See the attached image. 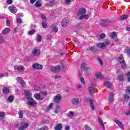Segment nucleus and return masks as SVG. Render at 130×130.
<instances>
[{
  "label": "nucleus",
  "mask_w": 130,
  "mask_h": 130,
  "mask_svg": "<svg viewBox=\"0 0 130 130\" xmlns=\"http://www.w3.org/2000/svg\"><path fill=\"white\" fill-rule=\"evenodd\" d=\"M16 128H18L19 130L26 129L29 126V123L27 122H22L19 124H16L15 125Z\"/></svg>",
  "instance_id": "obj_1"
},
{
  "label": "nucleus",
  "mask_w": 130,
  "mask_h": 130,
  "mask_svg": "<svg viewBox=\"0 0 130 130\" xmlns=\"http://www.w3.org/2000/svg\"><path fill=\"white\" fill-rule=\"evenodd\" d=\"M118 61L121 64V67L123 70L126 69V63H125V61H124V59H123V55L122 54H120L118 57Z\"/></svg>",
  "instance_id": "obj_2"
},
{
  "label": "nucleus",
  "mask_w": 130,
  "mask_h": 130,
  "mask_svg": "<svg viewBox=\"0 0 130 130\" xmlns=\"http://www.w3.org/2000/svg\"><path fill=\"white\" fill-rule=\"evenodd\" d=\"M109 36L112 38V39H114L115 42H118V40L117 39V35H116V32L115 31H112L109 33Z\"/></svg>",
  "instance_id": "obj_3"
},
{
  "label": "nucleus",
  "mask_w": 130,
  "mask_h": 130,
  "mask_svg": "<svg viewBox=\"0 0 130 130\" xmlns=\"http://www.w3.org/2000/svg\"><path fill=\"white\" fill-rule=\"evenodd\" d=\"M110 43L109 41H106L102 43H100L97 44V46L98 47H100V48H102L103 49H104L107 45H109V44Z\"/></svg>",
  "instance_id": "obj_4"
},
{
  "label": "nucleus",
  "mask_w": 130,
  "mask_h": 130,
  "mask_svg": "<svg viewBox=\"0 0 130 130\" xmlns=\"http://www.w3.org/2000/svg\"><path fill=\"white\" fill-rule=\"evenodd\" d=\"M111 22L109 20H102L100 25L103 26V27H106V26H108V24H110Z\"/></svg>",
  "instance_id": "obj_5"
},
{
  "label": "nucleus",
  "mask_w": 130,
  "mask_h": 130,
  "mask_svg": "<svg viewBox=\"0 0 130 130\" xmlns=\"http://www.w3.org/2000/svg\"><path fill=\"white\" fill-rule=\"evenodd\" d=\"M27 104L28 106H35L37 104L36 102H35L32 98L27 100Z\"/></svg>",
  "instance_id": "obj_6"
},
{
  "label": "nucleus",
  "mask_w": 130,
  "mask_h": 130,
  "mask_svg": "<svg viewBox=\"0 0 130 130\" xmlns=\"http://www.w3.org/2000/svg\"><path fill=\"white\" fill-rule=\"evenodd\" d=\"M32 54L34 56H39L40 55V50L37 48H35L32 51Z\"/></svg>",
  "instance_id": "obj_7"
},
{
  "label": "nucleus",
  "mask_w": 130,
  "mask_h": 130,
  "mask_svg": "<svg viewBox=\"0 0 130 130\" xmlns=\"http://www.w3.org/2000/svg\"><path fill=\"white\" fill-rule=\"evenodd\" d=\"M71 103L73 105H79L80 104V100L77 98H73L71 100Z\"/></svg>",
  "instance_id": "obj_8"
},
{
  "label": "nucleus",
  "mask_w": 130,
  "mask_h": 130,
  "mask_svg": "<svg viewBox=\"0 0 130 130\" xmlns=\"http://www.w3.org/2000/svg\"><path fill=\"white\" fill-rule=\"evenodd\" d=\"M86 12H87V9H86V8H81L78 12V16L84 15L86 14Z\"/></svg>",
  "instance_id": "obj_9"
},
{
  "label": "nucleus",
  "mask_w": 130,
  "mask_h": 130,
  "mask_svg": "<svg viewBox=\"0 0 130 130\" xmlns=\"http://www.w3.org/2000/svg\"><path fill=\"white\" fill-rule=\"evenodd\" d=\"M32 69H35L36 70H40L42 69H43V66H42V65L39 63H35L32 66Z\"/></svg>",
  "instance_id": "obj_10"
},
{
  "label": "nucleus",
  "mask_w": 130,
  "mask_h": 130,
  "mask_svg": "<svg viewBox=\"0 0 130 130\" xmlns=\"http://www.w3.org/2000/svg\"><path fill=\"white\" fill-rule=\"evenodd\" d=\"M61 25L62 27H63L64 28L68 27L69 25V21L68 19H66V18L63 19L62 20Z\"/></svg>",
  "instance_id": "obj_11"
},
{
  "label": "nucleus",
  "mask_w": 130,
  "mask_h": 130,
  "mask_svg": "<svg viewBox=\"0 0 130 130\" xmlns=\"http://www.w3.org/2000/svg\"><path fill=\"white\" fill-rule=\"evenodd\" d=\"M15 71H18V72H24L25 71V67L23 66H15L14 67Z\"/></svg>",
  "instance_id": "obj_12"
},
{
  "label": "nucleus",
  "mask_w": 130,
  "mask_h": 130,
  "mask_svg": "<svg viewBox=\"0 0 130 130\" xmlns=\"http://www.w3.org/2000/svg\"><path fill=\"white\" fill-rule=\"evenodd\" d=\"M60 100H61V95L57 93L54 99V102L55 103H59Z\"/></svg>",
  "instance_id": "obj_13"
},
{
  "label": "nucleus",
  "mask_w": 130,
  "mask_h": 130,
  "mask_svg": "<svg viewBox=\"0 0 130 130\" xmlns=\"http://www.w3.org/2000/svg\"><path fill=\"white\" fill-rule=\"evenodd\" d=\"M10 12H11V13H12L13 14H16V13H17V8H16V7H15L14 6H10L9 8H8Z\"/></svg>",
  "instance_id": "obj_14"
},
{
  "label": "nucleus",
  "mask_w": 130,
  "mask_h": 130,
  "mask_svg": "<svg viewBox=\"0 0 130 130\" xmlns=\"http://www.w3.org/2000/svg\"><path fill=\"white\" fill-rule=\"evenodd\" d=\"M60 70V67L59 66H55L54 67L51 68V71L53 73H58V71Z\"/></svg>",
  "instance_id": "obj_15"
},
{
  "label": "nucleus",
  "mask_w": 130,
  "mask_h": 130,
  "mask_svg": "<svg viewBox=\"0 0 130 130\" xmlns=\"http://www.w3.org/2000/svg\"><path fill=\"white\" fill-rule=\"evenodd\" d=\"M94 85H91L88 87L89 94H90L91 95H93V94H94Z\"/></svg>",
  "instance_id": "obj_16"
},
{
  "label": "nucleus",
  "mask_w": 130,
  "mask_h": 130,
  "mask_svg": "<svg viewBox=\"0 0 130 130\" xmlns=\"http://www.w3.org/2000/svg\"><path fill=\"white\" fill-rule=\"evenodd\" d=\"M55 130H61L62 129V124L58 123L54 127Z\"/></svg>",
  "instance_id": "obj_17"
},
{
  "label": "nucleus",
  "mask_w": 130,
  "mask_h": 130,
  "mask_svg": "<svg viewBox=\"0 0 130 130\" xmlns=\"http://www.w3.org/2000/svg\"><path fill=\"white\" fill-rule=\"evenodd\" d=\"M95 77L98 79H100L101 80H103V79H104V77L103 76L102 74H101V73L100 72H97L95 74Z\"/></svg>",
  "instance_id": "obj_18"
},
{
  "label": "nucleus",
  "mask_w": 130,
  "mask_h": 130,
  "mask_svg": "<svg viewBox=\"0 0 130 130\" xmlns=\"http://www.w3.org/2000/svg\"><path fill=\"white\" fill-rule=\"evenodd\" d=\"M16 80L17 82L20 83L21 86H24L25 82H24V80H23V78H22L21 77H17Z\"/></svg>",
  "instance_id": "obj_19"
},
{
  "label": "nucleus",
  "mask_w": 130,
  "mask_h": 130,
  "mask_svg": "<svg viewBox=\"0 0 130 130\" xmlns=\"http://www.w3.org/2000/svg\"><path fill=\"white\" fill-rule=\"evenodd\" d=\"M83 19H85V20H88V19H89V15L87 14L81 15L79 17V20H83Z\"/></svg>",
  "instance_id": "obj_20"
},
{
  "label": "nucleus",
  "mask_w": 130,
  "mask_h": 130,
  "mask_svg": "<svg viewBox=\"0 0 130 130\" xmlns=\"http://www.w3.org/2000/svg\"><path fill=\"white\" fill-rule=\"evenodd\" d=\"M113 98H114V95L113 94V93L110 92V95L109 96L108 99L109 102H111L112 101H113Z\"/></svg>",
  "instance_id": "obj_21"
},
{
  "label": "nucleus",
  "mask_w": 130,
  "mask_h": 130,
  "mask_svg": "<svg viewBox=\"0 0 130 130\" xmlns=\"http://www.w3.org/2000/svg\"><path fill=\"white\" fill-rule=\"evenodd\" d=\"M11 31V29L9 28H6L2 31V34L6 35Z\"/></svg>",
  "instance_id": "obj_22"
},
{
  "label": "nucleus",
  "mask_w": 130,
  "mask_h": 130,
  "mask_svg": "<svg viewBox=\"0 0 130 130\" xmlns=\"http://www.w3.org/2000/svg\"><path fill=\"white\" fill-rule=\"evenodd\" d=\"M25 95H26V100L32 98V94L30 92H29L28 91H26L25 92Z\"/></svg>",
  "instance_id": "obj_23"
},
{
  "label": "nucleus",
  "mask_w": 130,
  "mask_h": 130,
  "mask_svg": "<svg viewBox=\"0 0 130 130\" xmlns=\"http://www.w3.org/2000/svg\"><path fill=\"white\" fill-rule=\"evenodd\" d=\"M104 85L105 86V87L110 88H111V87L112 86V84L110 83V82H109L108 81H105Z\"/></svg>",
  "instance_id": "obj_24"
},
{
  "label": "nucleus",
  "mask_w": 130,
  "mask_h": 130,
  "mask_svg": "<svg viewBox=\"0 0 130 130\" xmlns=\"http://www.w3.org/2000/svg\"><path fill=\"white\" fill-rule=\"evenodd\" d=\"M89 102L90 103V108L92 109V110H94L95 109V107L94 106V105L93 104V102H94V101L92 99H90Z\"/></svg>",
  "instance_id": "obj_25"
},
{
  "label": "nucleus",
  "mask_w": 130,
  "mask_h": 130,
  "mask_svg": "<svg viewBox=\"0 0 130 130\" xmlns=\"http://www.w3.org/2000/svg\"><path fill=\"white\" fill-rule=\"evenodd\" d=\"M115 122L116 123V124L118 125V126H119V127L120 128H123V125H122V123H121V122L118 121V120H116Z\"/></svg>",
  "instance_id": "obj_26"
},
{
  "label": "nucleus",
  "mask_w": 130,
  "mask_h": 130,
  "mask_svg": "<svg viewBox=\"0 0 130 130\" xmlns=\"http://www.w3.org/2000/svg\"><path fill=\"white\" fill-rule=\"evenodd\" d=\"M35 6L36 7H38V8H40V7L42 6V3H41V1H37L35 3Z\"/></svg>",
  "instance_id": "obj_27"
},
{
  "label": "nucleus",
  "mask_w": 130,
  "mask_h": 130,
  "mask_svg": "<svg viewBox=\"0 0 130 130\" xmlns=\"http://www.w3.org/2000/svg\"><path fill=\"white\" fill-rule=\"evenodd\" d=\"M99 122H100V125L102 126V127H103L104 129H105V127H104V123H103V121H102L101 118H99Z\"/></svg>",
  "instance_id": "obj_28"
},
{
  "label": "nucleus",
  "mask_w": 130,
  "mask_h": 130,
  "mask_svg": "<svg viewBox=\"0 0 130 130\" xmlns=\"http://www.w3.org/2000/svg\"><path fill=\"white\" fill-rule=\"evenodd\" d=\"M3 92L5 94H8V93L10 92V90L9 89V88H8V87H4L3 89Z\"/></svg>",
  "instance_id": "obj_29"
},
{
  "label": "nucleus",
  "mask_w": 130,
  "mask_h": 130,
  "mask_svg": "<svg viewBox=\"0 0 130 130\" xmlns=\"http://www.w3.org/2000/svg\"><path fill=\"white\" fill-rule=\"evenodd\" d=\"M52 106H53V103H51L49 106L46 108L45 111H49V110L52 108Z\"/></svg>",
  "instance_id": "obj_30"
},
{
  "label": "nucleus",
  "mask_w": 130,
  "mask_h": 130,
  "mask_svg": "<svg viewBox=\"0 0 130 130\" xmlns=\"http://www.w3.org/2000/svg\"><path fill=\"white\" fill-rule=\"evenodd\" d=\"M41 40H42V36L40 35H38L37 38V42H41Z\"/></svg>",
  "instance_id": "obj_31"
},
{
  "label": "nucleus",
  "mask_w": 130,
  "mask_h": 130,
  "mask_svg": "<svg viewBox=\"0 0 130 130\" xmlns=\"http://www.w3.org/2000/svg\"><path fill=\"white\" fill-rule=\"evenodd\" d=\"M13 100H14V98L13 97V96H10L7 99V102H8V103H10L11 102H13Z\"/></svg>",
  "instance_id": "obj_32"
},
{
  "label": "nucleus",
  "mask_w": 130,
  "mask_h": 130,
  "mask_svg": "<svg viewBox=\"0 0 130 130\" xmlns=\"http://www.w3.org/2000/svg\"><path fill=\"white\" fill-rule=\"evenodd\" d=\"M8 76H9V74L8 73H0V78H4V77H8Z\"/></svg>",
  "instance_id": "obj_33"
},
{
  "label": "nucleus",
  "mask_w": 130,
  "mask_h": 130,
  "mask_svg": "<svg viewBox=\"0 0 130 130\" xmlns=\"http://www.w3.org/2000/svg\"><path fill=\"white\" fill-rule=\"evenodd\" d=\"M86 68H87V64L85 63H83L81 65V70H82V71H85Z\"/></svg>",
  "instance_id": "obj_34"
},
{
  "label": "nucleus",
  "mask_w": 130,
  "mask_h": 130,
  "mask_svg": "<svg viewBox=\"0 0 130 130\" xmlns=\"http://www.w3.org/2000/svg\"><path fill=\"white\" fill-rule=\"evenodd\" d=\"M34 96H35V98H36L37 100H40V94L35 93Z\"/></svg>",
  "instance_id": "obj_35"
},
{
  "label": "nucleus",
  "mask_w": 130,
  "mask_h": 130,
  "mask_svg": "<svg viewBox=\"0 0 130 130\" xmlns=\"http://www.w3.org/2000/svg\"><path fill=\"white\" fill-rule=\"evenodd\" d=\"M123 98L126 101H128V100H129V96L127 94H124Z\"/></svg>",
  "instance_id": "obj_36"
},
{
  "label": "nucleus",
  "mask_w": 130,
  "mask_h": 130,
  "mask_svg": "<svg viewBox=\"0 0 130 130\" xmlns=\"http://www.w3.org/2000/svg\"><path fill=\"white\" fill-rule=\"evenodd\" d=\"M74 115H75V113H74V112H72V111L69 112V117L70 118H73V117H74Z\"/></svg>",
  "instance_id": "obj_37"
},
{
  "label": "nucleus",
  "mask_w": 130,
  "mask_h": 130,
  "mask_svg": "<svg viewBox=\"0 0 130 130\" xmlns=\"http://www.w3.org/2000/svg\"><path fill=\"white\" fill-rule=\"evenodd\" d=\"M18 115L20 118H23V111H19L18 112Z\"/></svg>",
  "instance_id": "obj_38"
},
{
  "label": "nucleus",
  "mask_w": 130,
  "mask_h": 130,
  "mask_svg": "<svg viewBox=\"0 0 130 130\" xmlns=\"http://www.w3.org/2000/svg\"><path fill=\"white\" fill-rule=\"evenodd\" d=\"M42 26L43 27V28H46V27H47V23H46V22L43 21L42 23Z\"/></svg>",
  "instance_id": "obj_39"
},
{
  "label": "nucleus",
  "mask_w": 130,
  "mask_h": 130,
  "mask_svg": "<svg viewBox=\"0 0 130 130\" xmlns=\"http://www.w3.org/2000/svg\"><path fill=\"white\" fill-rule=\"evenodd\" d=\"M126 93L128 95H130V86H128V87H127V89L126 90Z\"/></svg>",
  "instance_id": "obj_40"
},
{
  "label": "nucleus",
  "mask_w": 130,
  "mask_h": 130,
  "mask_svg": "<svg viewBox=\"0 0 130 130\" xmlns=\"http://www.w3.org/2000/svg\"><path fill=\"white\" fill-rule=\"evenodd\" d=\"M127 18V15H123L122 16H120V20H125Z\"/></svg>",
  "instance_id": "obj_41"
},
{
  "label": "nucleus",
  "mask_w": 130,
  "mask_h": 130,
  "mask_svg": "<svg viewBox=\"0 0 130 130\" xmlns=\"http://www.w3.org/2000/svg\"><path fill=\"white\" fill-rule=\"evenodd\" d=\"M118 79L119 81H123V76L120 75L118 77Z\"/></svg>",
  "instance_id": "obj_42"
},
{
  "label": "nucleus",
  "mask_w": 130,
  "mask_h": 130,
  "mask_svg": "<svg viewBox=\"0 0 130 130\" xmlns=\"http://www.w3.org/2000/svg\"><path fill=\"white\" fill-rule=\"evenodd\" d=\"M34 33H35V30H34V29H32V30L28 31V34L29 35H33V34H34Z\"/></svg>",
  "instance_id": "obj_43"
},
{
  "label": "nucleus",
  "mask_w": 130,
  "mask_h": 130,
  "mask_svg": "<svg viewBox=\"0 0 130 130\" xmlns=\"http://www.w3.org/2000/svg\"><path fill=\"white\" fill-rule=\"evenodd\" d=\"M98 60L99 63L101 64V66H102L103 64V61H102V60L101 58H98Z\"/></svg>",
  "instance_id": "obj_44"
},
{
  "label": "nucleus",
  "mask_w": 130,
  "mask_h": 130,
  "mask_svg": "<svg viewBox=\"0 0 130 130\" xmlns=\"http://www.w3.org/2000/svg\"><path fill=\"white\" fill-rule=\"evenodd\" d=\"M6 114L4 112H0V117H5Z\"/></svg>",
  "instance_id": "obj_45"
},
{
  "label": "nucleus",
  "mask_w": 130,
  "mask_h": 130,
  "mask_svg": "<svg viewBox=\"0 0 130 130\" xmlns=\"http://www.w3.org/2000/svg\"><path fill=\"white\" fill-rule=\"evenodd\" d=\"M34 90H35V91H39L40 90V87L36 86L34 87Z\"/></svg>",
  "instance_id": "obj_46"
},
{
  "label": "nucleus",
  "mask_w": 130,
  "mask_h": 130,
  "mask_svg": "<svg viewBox=\"0 0 130 130\" xmlns=\"http://www.w3.org/2000/svg\"><path fill=\"white\" fill-rule=\"evenodd\" d=\"M126 76L127 77L128 82H130V72H127Z\"/></svg>",
  "instance_id": "obj_47"
},
{
  "label": "nucleus",
  "mask_w": 130,
  "mask_h": 130,
  "mask_svg": "<svg viewBox=\"0 0 130 130\" xmlns=\"http://www.w3.org/2000/svg\"><path fill=\"white\" fill-rule=\"evenodd\" d=\"M41 17L42 20H45L46 19V16H45V15H44L43 14H41Z\"/></svg>",
  "instance_id": "obj_48"
},
{
  "label": "nucleus",
  "mask_w": 130,
  "mask_h": 130,
  "mask_svg": "<svg viewBox=\"0 0 130 130\" xmlns=\"http://www.w3.org/2000/svg\"><path fill=\"white\" fill-rule=\"evenodd\" d=\"M48 127L44 126L43 128H40L39 130H48Z\"/></svg>",
  "instance_id": "obj_49"
},
{
  "label": "nucleus",
  "mask_w": 130,
  "mask_h": 130,
  "mask_svg": "<svg viewBox=\"0 0 130 130\" xmlns=\"http://www.w3.org/2000/svg\"><path fill=\"white\" fill-rule=\"evenodd\" d=\"M71 3H72V1L71 0H65V4H66V5H70Z\"/></svg>",
  "instance_id": "obj_50"
},
{
  "label": "nucleus",
  "mask_w": 130,
  "mask_h": 130,
  "mask_svg": "<svg viewBox=\"0 0 130 130\" xmlns=\"http://www.w3.org/2000/svg\"><path fill=\"white\" fill-rule=\"evenodd\" d=\"M80 81L81 82V84H85V79L83 77L80 78Z\"/></svg>",
  "instance_id": "obj_51"
},
{
  "label": "nucleus",
  "mask_w": 130,
  "mask_h": 130,
  "mask_svg": "<svg viewBox=\"0 0 130 130\" xmlns=\"http://www.w3.org/2000/svg\"><path fill=\"white\" fill-rule=\"evenodd\" d=\"M100 38L101 39H104V38H105V35L104 34H102L100 35Z\"/></svg>",
  "instance_id": "obj_52"
},
{
  "label": "nucleus",
  "mask_w": 130,
  "mask_h": 130,
  "mask_svg": "<svg viewBox=\"0 0 130 130\" xmlns=\"http://www.w3.org/2000/svg\"><path fill=\"white\" fill-rule=\"evenodd\" d=\"M17 22L18 23V24H21L22 23V19L20 18H17Z\"/></svg>",
  "instance_id": "obj_53"
},
{
  "label": "nucleus",
  "mask_w": 130,
  "mask_h": 130,
  "mask_svg": "<svg viewBox=\"0 0 130 130\" xmlns=\"http://www.w3.org/2000/svg\"><path fill=\"white\" fill-rule=\"evenodd\" d=\"M4 42L5 41L4 40L3 37H0V44H2V43H4Z\"/></svg>",
  "instance_id": "obj_54"
},
{
  "label": "nucleus",
  "mask_w": 130,
  "mask_h": 130,
  "mask_svg": "<svg viewBox=\"0 0 130 130\" xmlns=\"http://www.w3.org/2000/svg\"><path fill=\"white\" fill-rule=\"evenodd\" d=\"M53 30L54 32H57L58 31V28H57V27H54L53 28Z\"/></svg>",
  "instance_id": "obj_55"
},
{
  "label": "nucleus",
  "mask_w": 130,
  "mask_h": 130,
  "mask_svg": "<svg viewBox=\"0 0 130 130\" xmlns=\"http://www.w3.org/2000/svg\"><path fill=\"white\" fill-rule=\"evenodd\" d=\"M126 52L127 55H130V49H127L126 50Z\"/></svg>",
  "instance_id": "obj_56"
},
{
  "label": "nucleus",
  "mask_w": 130,
  "mask_h": 130,
  "mask_svg": "<svg viewBox=\"0 0 130 130\" xmlns=\"http://www.w3.org/2000/svg\"><path fill=\"white\" fill-rule=\"evenodd\" d=\"M7 3H8L9 5H12V4H13V0H8Z\"/></svg>",
  "instance_id": "obj_57"
},
{
  "label": "nucleus",
  "mask_w": 130,
  "mask_h": 130,
  "mask_svg": "<svg viewBox=\"0 0 130 130\" xmlns=\"http://www.w3.org/2000/svg\"><path fill=\"white\" fill-rule=\"evenodd\" d=\"M125 115H130V111H126L125 112Z\"/></svg>",
  "instance_id": "obj_58"
},
{
  "label": "nucleus",
  "mask_w": 130,
  "mask_h": 130,
  "mask_svg": "<svg viewBox=\"0 0 130 130\" xmlns=\"http://www.w3.org/2000/svg\"><path fill=\"white\" fill-rule=\"evenodd\" d=\"M70 126H69L68 125H66L65 127H64V129L65 130H70Z\"/></svg>",
  "instance_id": "obj_59"
},
{
  "label": "nucleus",
  "mask_w": 130,
  "mask_h": 130,
  "mask_svg": "<svg viewBox=\"0 0 130 130\" xmlns=\"http://www.w3.org/2000/svg\"><path fill=\"white\" fill-rule=\"evenodd\" d=\"M6 24L7 26H10V20L8 19L6 20Z\"/></svg>",
  "instance_id": "obj_60"
},
{
  "label": "nucleus",
  "mask_w": 130,
  "mask_h": 130,
  "mask_svg": "<svg viewBox=\"0 0 130 130\" xmlns=\"http://www.w3.org/2000/svg\"><path fill=\"white\" fill-rule=\"evenodd\" d=\"M59 108H60L59 106H56V110L55 111V113H57V110H58V109H59Z\"/></svg>",
  "instance_id": "obj_61"
},
{
  "label": "nucleus",
  "mask_w": 130,
  "mask_h": 130,
  "mask_svg": "<svg viewBox=\"0 0 130 130\" xmlns=\"http://www.w3.org/2000/svg\"><path fill=\"white\" fill-rule=\"evenodd\" d=\"M95 48V47H91L87 49V50H93Z\"/></svg>",
  "instance_id": "obj_62"
},
{
  "label": "nucleus",
  "mask_w": 130,
  "mask_h": 130,
  "mask_svg": "<svg viewBox=\"0 0 130 130\" xmlns=\"http://www.w3.org/2000/svg\"><path fill=\"white\" fill-rule=\"evenodd\" d=\"M35 2H36V0H30V4H34V3H35Z\"/></svg>",
  "instance_id": "obj_63"
},
{
  "label": "nucleus",
  "mask_w": 130,
  "mask_h": 130,
  "mask_svg": "<svg viewBox=\"0 0 130 130\" xmlns=\"http://www.w3.org/2000/svg\"><path fill=\"white\" fill-rule=\"evenodd\" d=\"M55 79H60V76L58 75L55 76Z\"/></svg>",
  "instance_id": "obj_64"
}]
</instances>
